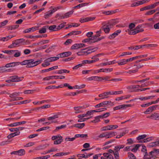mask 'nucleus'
Instances as JSON below:
<instances>
[{"mask_svg":"<svg viewBox=\"0 0 159 159\" xmlns=\"http://www.w3.org/2000/svg\"><path fill=\"white\" fill-rule=\"evenodd\" d=\"M66 125H61L60 126L57 127H56V129L54 130V131L55 132H56L60 129L65 128L66 127Z\"/></svg>","mask_w":159,"mask_h":159,"instance_id":"36","label":"nucleus"},{"mask_svg":"<svg viewBox=\"0 0 159 159\" xmlns=\"http://www.w3.org/2000/svg\"><path fill=\"white\" fill-rule=\"evenodd\" d=\"M47 59L44 60L45 63H43L42 64V66H46L50 65V64L49 63V61H47Z\"/></svg>","mask_w":159,"mask_h":159,"instance_id":"54","label":"nucleus"},{"mask_svg":"<svg viewBox=\"0 0 159 159\" xmlns=\"http://www.w3.org/2000/svg\"><path fill=\"white\" fill-rule=\"evenodd\" d=\"M47 27H48L49 29L50 30L56 31H57V26L56 25H52L49 26L48 25L46 26Z\"/></svg>","mask_w":159,"mask_h":159,"instance_id":"24","label":"nucleus"},{"mask_svg":"<svg viewBox=\"0 0 159 159\" xmlns=\"http://www.w3.org/2000/svg\"><path fill=\"white\" fill-rule=\"evenodd\" d=\"M54 13V11H48L45 14V15L44 16V17L45 18L47 19L50 17L52 14Z\"/></svg>","mask_w":159,"mask_h":159,"instance_id":"31","label":"nucleus"},{"mask_svg":"<svg viewBox=\"0 0 159 159\" xmlns=\"http://www.w3.org/2000/svg\"><path fill=\"white\" fill-rule=\"evenodd\" d=\"M20 92H14L11 94H10L8 93H7V94L10 95L9 97L11 98L9 101L10 102H11L16 101V99L17 98V96H19L20 94Z\"/></svg>","mask_w":159,"mask_h":159,"instance_id":"2","label":"nucleus"},{"mask_svg":"<svg viewBox=\"0 0 159 159\" xmlns=\"http://www.w3.org/2000/svg\"><path fill=\"white\" fill-rule=\"evenodd\" d=\"M147 137V135L146 134H143L141 135H139L137 138V139L138 140H140L141 139H144L145 138H146Z\"/></svg>","mask_w":159,"mask_h":159,"instance_id":"53","label":"nucleus"},{"mask_svg":"<svg viewBox=\"0 0 159 159\" xmlns=\"http://www.w3.org/2000/svg\"><path fill=\"white\" fill-rule=\"evenodd\" d=\"M112 28V25L110 24L108 25H104L101 27V30H102L106 33H108L110 31V29Z\"/></svg>","mask_w":159,"mask_h":159,"instance_id":"5","label":"nucleus"},{"mask_svg":"<svg viewBox=\"0 0 159 159\" xmlns=\"http://www.w3.org/2000/svg\"><path fill=\"white\" fill-rule=\"evenodd\" d=\"M95 17H88L85 18V20L86 22L89 21L93 20L95 19Z\"/></svg>","mask_w":159,"mask_h":159,"instance_id":"52","label":"nucleus"},{"mask_svg":"<svg viewBox=\"0 0 159 159\" xmlns=\"http://www.w3.org/2000/svg\"><path fill=\"white\" fill-rule=\"evenodd\" d=\"M154 8L155 7L153 4L149 5L147 6L141 8L140 9V11H143L144 10H151Z\"/></svg>","mask_w":159,"mask_h":159,"instance_id":"7","label":"nucleus"},{"mask_svg":"<svg viewBox=\"0 0 159 159\" xmlns=\"http://www.w3.org/2000/svg\"><path fill=\"white\" fill-rule=\"evenodd\" d=\"M66 24V22H64L63 23H61L57 27V30H58L64 27V26Z\"/></svg>","mask_w":159,"mask_h":159,"instance_id":"41","label":"nucleus"},{"mask_svg":"<svg viewBox=\"0 0 159 159\" xmlns=\"http://www.w3.org/2000/svg\"><path fill=\"white\" fill-rule=\"evenodd\" d=\"M128 157L129 159H136L134 155L130 152L128 153Z\"/></svg>","mask_w":159,"mask_h":159,"instance_id":"42","label":"nucleus"},{"mask_svg":"<svg viewBox=\"0 0 159 159\" xmlns=\"http://www.w3.org/2000/svg\"><path fill=\"white\" fill-rule=\"evenodd\" d=\"M31 59L25 60L21 62H17V65H19L20 64L21 65H27L26 67L28 68L31 67L30 66H31V62L32 61Z\"/></svg>","mask_w":159,"mask_h":159,"instance_id":"3","label":"nucleus"},{"mask_svg":"<svg viewBox=\"0 0 159 159\" xmlns=\"http://www.w3.org/2000/svg\"><path fill=\"white\" fill-rule=\"evenodd\" d=\"M62 137L60 136V138L55 141L54 142V144H59L61 143L62 140Z\"/></svg>","mask_w":159,"mask_h":159,"instance_id":"29","label":"nucleus"},{"mask_svg":"<svg viewBox=\"0 0 159 159\" xmlns=\"http://www.w3.org/2000/svg\"><path fill=\"white\" fill-rule=\"evenodd\" d=\"M59 76L57 75H54V76H48L47 77H45L43 78V80H49L50 79H52L55 77H57V78H56V79H58Z\"/></svg>","mask_w":159,"mask_h":159,"instance_id":"32","label":"nucleus"},{"mask_svg":"<svg viewBox=\"0 0 159 159\" xmlns=\"http://www.w3.org/2000/svg\"><path fill=\"white\" fill-rule=\"evenodd\" d=\"M110 112H107L103 115H101V116L102 118H107L110 115Z\"/></svg>","mask_w":159,"mask_h":159,"instance_id":"62","label":"nucleus"},{"mask_svg":"<svg viewBox=\"0 0 159 159\" xmlns=\"http://www.w3.org/2000/svg\"><path fill=\"white\" fill-rule=\"evenodd\" d=\"M20 124L19 122H16L8 125V126L10 127H14L20 125Z\"/></svg>","mask_w":159,"mask_h":159,"instance_id":"50","label":"nucleus"},{"mask_svg":"<svg viewBox=\"0 0 159 159\" xmlns=\"http://www.w3.org/2000/svg\"><path fill=\"white\" fill-rule=\"evenodd\" d=\"M25 41V39H16L14 41L16 45H19L23 43Z\"/></svg>","mask_w":159,"mask_h":159,"instance_id":"19","label":"nucleus"},{"mask_svg":"<svg viewBox=\"0 0 159 159\" xmlns=\"http://www.w3.org/2000/svg\"><path fill=\"white\" fill-rule=\"evenodd\" d=\"M85 124L84 123L77 124L74 125V127H76L80 129H81L83 128Z\"/></svg>","mask_w":159,"mask_h":159,"instance_id":"25","label":"nucleus"},{"mask_svg":"<svg viewBox=\"0 0 159 159\" xmlns=\"http://www.w3.org/2000/svg\"><path fill=\"white\" fill-rule=\"evenodd\" d=\"M88 4V3H84L80 4L74 7L73 8L74 9L76 8H80L81 7H83L85 6L86 5Z\"/></svg>","mask_w":159,"mask_h":159,"instance_id":"26","label":"nucleus"},{"mask_svg":"<svg viewBox=\"0 0 159 159\" xmlns=\"http://www.w3.org/2000/svg\"><path fill=\"white\" fill-rule=\"evenodd\" d=\"M103 155L104 157H101V159H114L113 156L109 153H104Z\"/></svg>","mask_w":159,"mask_h":159,"instance_id":"6","label":"nucleus"},{"mask_svg":"<svg viewBox=\"0 0 159 159\" xmlns=\"http://www.w3.org/2000/svg\"><path fill=\"white\" fill-rule=\"evenodd\" d=\"M45 27H43L42 28L39 30V33L43 34L46 32V29Z\"/></svg>","mask_w":159,"mask_h":159,"instance_id":"51","label":"nucleus"},{"mask_svg":"<svg viewBox=\"0 0 159 159\" xmlns=\"http://www.w3.org/2000/svg\"><path fill=\"white\" fill-rule=\"evenodd\" d=\"M154 153L159 154V149H154L153 151H151L149 153V154L151 155H152Z\"/></svg>","mask_w":159,"mask_h":159,"instance_id":"39","label":"nucleus"},{"mask_svg":"<svg viewBox=\"0 0 159 159\" xmlns=\"http://www.w3.org/2000/svg\"><path fill=\"white\" fill-rule=\"evenodd\" d=\"M32 61L31 62V67H33L39 64L42 61V60H40L34 61V59H31Z\"/></svg>","mask_w":159,"mask_h":159,"instance_id":"10","label":"nucleus"},{"mask_svg":"<svg viewBox=\"0 0 159 159\" xmlns=\"http://www.w3.org/2000/svg\"><path fill=\"white\" fill-rule=\"evenodd\" d=\"M8 20H6L3 22L1 23V25H0V28H2L3 26L5 25L8 23Z\"/></svg>","mask_w":159,"mask_h":159,"instance_id":"47","label":"nucleus"},{"mask_svg":"<svg viewBox=\"0 0 159 159\" xmlns=\"http://www.w3.org/2000/svg\"><path fill=\"white\" fill-rule=\"evenodd\" d=\"M107 109V108L106 107H103L102 108L99 109H98V110H92L93 113L95 112H102V111H106Z\"/></svg>","mask_w":159,"mask_h":159,"instance_id":"33","label":"nucleus"},{"mask_svg":"<svg viewBox=\"0 0 159 159\" xmlns=\"http://www.w3.org/2000/svg\"><path fill=\"white\" fill-rule=\"evenodd\" d=\"M73 24L72 25H69L67 27H66L65 28V29H67L69 28H70L72 27H77L80 25V24H79L78 23H73Z\"/></svg>","mask_w":159,"mask_h":159,"instance_id":"45","label":"nucleus"},{"mask_svg":"<svg viewBox=\"0 0 159 159\" xmlns=\"http://www.w3.org/2000/svg\"><path fill=\"white\" fill-rule=\"evenodd\" d=\"M124 147L125 146L124 145H121L115 146V148L116 150L118 149L120 150V149L124 148Z\"/></svg>","mask_w":159,"mask_h":159,"instance_id":"59","label":"nucleus"},{"mask_svg":"<svg viewBox=\"0 0 159 159\" xmlns=\"http://www.w3.org/2000/svg\"><path fill=\"white\" fill-rule=\"evenodd\" d=\"M111 22V23L110 24L112 25V26L114 25H115L116 24L119 22V21H118V20L117 19H114V20H112Z\"/></svg>","mask_w":159,"mask_h":159,"instance_id":"60","label":"nucleus"},{"mask_svg":"<svg viewBox=\"0 0 159 159\" xmlns=\"http://www.w3.org/2000/svg\"><path fill=\"white\" fill-rule=\"evenodd\" d=\"M51 107L50 105H44L42 106L41 107H38V109H40L41 108L42 109H45L47 108L50 107Z\"/></svg>","mask_w":159,"mask_h":159,"instance_id":"61","label":"nucleus"},{"mask_svg":"<svg viewBox=\"0 0 159 159\" xmlns=\"http://www.w3.org/2000/svg\"><path fill=\"white\" fill-rule=\"evenodd\" d=\"M128 60V59L127 60L122 59L118 62V63L119 65H123L126 64L127 62L130 61H129Z\"/></svg>","mask_w":159,"mask_h":159,"instance_id":"23","label":"nucleus"},{"mask_svg":"<svg viewBox=\"0 0 159 159\" xmlns=\"http://www.w3.org/2000/svg\"><path fill=\"white\" fill-rule=\"evenodd\" d=\"M132 106L131 104H123L120 105L115 107L113 108V110L115 111L116 110H120L121 109H124L125 108L131 107Z\"/></svg>","mask_w":159,"mask_h":159,"instance_id":"4","label":"nucleus"},{"mask_svg":"<svg viewBox=\"0 0 159 159\" xmlns=\"http://www.w3.org/2000/svg\"><path fill=\"white\" fill-rule=\"evenodd\" d=\"M59 114H56L53 115V116L48 117L47 118V120H54L55 119L59 117Z\"/></svg>","mask_w":159,"mask_h":159,"instance_id":"28","label":"nucleus"},{"mask_svg":"<svg viewBox=\"0 0 159 159\" xmlns=\"http://www.w3.org/2000/svg\"><path fill=\"white\" fill-rule=\"evenodd\" d=\"M159 146V141H156L149 143L148 146L149 148H152Z\"/></svg>","mask_w":159,"mask_h":159,"instance_id":"14","label":"nucleus"},{"mask_svg":"<svg viewBox=\"0 0 159 159\" xmlns=\"http://www.w3.org/2000/svg\"><path fill=\"white\" fill-rule=\"evenodd\" d=\"M30 100H25L23 101H22L19 102H15L16 104H26L27 103H29L30 102Z\"/></svg>","mask_w":159,"mask_h":159,"instance_id":"34","label":"nucleus"},{"mask_svg":"<svg viewBox=\"0 0 159 159\" xmlns=\"http://www.w3.org/2000/svg\"><path fill=\"white\" fill-rule=\"evenodd\" d=\"M75 138H77L79 137L81 138L87 137H88L87 134H77L75 135Z\"/></svg>","mask_w":159,"mask_h":159,"instance_id":"37","label":"nucleus"},{"mask_svg":"<svg viewBox=\"0 0 159 159\" xmlns=\"http://www.w3.org/2000/svg\"><path fill=\"white\" fill-rule=\"evenodd\" d=\"M106 134H107V136H108L107 137V138H109L111 137L110 136L111 135H115V133L114 132H106Z\"/></svg>","mask_w":159,"mask_h":159,"instance_id":"49","label":"nucleus"},{"mask_svg":"<svg viewBox=\"0 0 159 159\" xmlns=\"http://www.w3.org/2000/svg\"><path fill=\"white\" fill-rule=\"evenodd\" d=\"M25 128L24 127H20L17 128H12L9 129V130L11 132L14 131H17L19 130H22L24 129Z\"/></svg>","mask_w":159,"mask_h":159,"instance_id":"21","label":"nucleus"},{"mask_svg":"<svg viewBox=\"0 0 159 159\" xmlns=\"http://www.w3.org/2000/svg\"><path fill=\"white\" fill-rule=\"evenodd\" d=\"M87 80L89 81H101L102 80V77L98 76H93L88 78H87Z\"/></svg>","mask_w":159,"mask_h":159,"instance_id":"8","label":"nucleus"},{"mask_svg":"<svg viewBox=\"0 0 159 159\" xmlns=\"http://www.w3.org/2000/svg\"><path fill=\"white\" fill-rule=\"evenodd\" d=\"M75 136L74 137L72 138H69L68 137H67L66 138L65 140L66 141H73L75 139Z\"/></svg>","mask_w":159,"mask_h":159,"instance_id":"57","label":"nucleus"},{"mask_svg":"<svg viewBox=\"0 0 159 159\" xmlns=\"http://www.w3.org/2000/svg\"><path fill=\"white\" fill-rule=\"evenodd\" d=\"M153 27L155 29H159V22L155 24Z\"/></svg>","mask_w":159,"mask_h":159,"instance_id":"64","label":"nucleus"},{"mask_svg":"<svg viewBox=\"0 0 159 159\" xmlns=\"http://www.w3.org/2000/svg\"><path fill=\"white\" fill-rule=\"evenodd\" d=\"M79 48L78 43L75 44L72 46L71 49H78Z\"/></svg>","mask_w":159,"mask_h":159,"instance_id":"55","label":"nucleus"},{"mask_svg":"<svg viewBox=\"0 0 159 159\" xmlns=\"http://www.w3.org/2000/svg\"><path fill=\"white\" fill-rule=\"evenodd\" d=\"M148 56V54H145L143 55H141L138 56H136L135 57H134L129 59H128L129 61H132L135 59H136L138 58H142L143 57H147Z\"/></svg>","mask_w":159,"mask_h":159,"instance_id":"11","label":"nucleus"},{"mask_svg":"<svg viewBox=\"0 0 159 159\" xmlns=\"http://www.w3.org/2000/svg\"><path fill=\"white\" fill-rule=\"evenodd\" d=\"M152 111H153L151 107H150L146 110V111L144 112V113L145 114H148V112H151Z\"/></svg>","mask_w":159,"mask_h":159,"instance_id":"56","label":"nucleus"},{"mask_svg":"<svg viewBox=\"0 0 159 159\" xmlns=\"http://www.w3.org/2000/svg\"><path fill=\"white\" fill-rule=\"evenodd\" d=\"M98 49V48H93V49H89L87 51H84L83 52V53H84V55H87L92 52H94L95 51V50H93V51H91V50H93L94 49H96V50Z\"/></svg>","mask_w":159,"mask_h":159,"instance_id":"17","label":"nucleus"},{"mask_svg":"<svg viewBox=\"0 0 159 159\" xmlns=\"http://www.w3.org/2000/svg\"><path fill=\"white\" fill-rule=\"evenodd\" d=\"M117 35H118V34L115 32L111 35H110L109 37V38L110 39H113L115 38V37Z\"/></svg>","mask_w":159,"mask_h":159,"instance_id":"58","label":"nucleus"},{"mask_svg":"<svg viewBox=\"0 0 159 159\" xmlns=\"http://www.w3.org/2000/svg\"><path fill=\"white\" fill-rule=\"evenodd\" d=\"M148 118H150L155 120H159V114L157 113H154Z\"/></svg>","mask_w":159,"mask_h":159,"instance_id":"12","label":"nucleus"},{"mask_svg":"<svg viewBox=\"0 0 159 159\" xmlns=\"http://www.w3.org/2000/svg\"><path fill=\"white\" fill-rule=\"evenodd\" d=\"M143 66V64H139L137 65H134V66H136V69L134 70H136V72H137L138 71L139 69L142 67Z\"/></svg>","mask_w":159,"mask_h":159,"instance_id":"38","label":"nucleus"},{"mask_svg":"<svg viewBox=\"0 0 159 159\" xmlns=\"http://www.w3.org/2000/svg\"><path fill=\"white\" fill-rule=\"evenodd\" d=\"M82 108V107L80 106L74 107V109L75 110V113L77 114L82 112L83 111L81 110Z\"/></svg>","mask_w":159,"mask_h":159,"instance_id":"13","label":"nucleus"},{"mask_svg":"<svg viewBox=\"0 0 159 159\" xmlns=\"http://www.w3.org/2000/svg\"><path fill=\"white\" fill-rule=\"evenodd\" d=\"M11 141H3L0 143V146H4L5 145L9 143Z\"/></svg>","mask_w":159,"mask_h":159,"instance_id":"48","label":"nucleus"},{"mask_svg":"<svg viewBox=\"0 0 159 159\" xmlns=\"http://www.w3.org/2000/svg\"><path fill=\"white\" fill-rule=\"evenodd\" d=\"M10 78H12L14 79V80H16L15 81V82H17L21 81L23 80L24 77H19L15 75L11 76L10 77Z\"/></svg>","mask_w":159,"mask_h":159,"instance_id":"16","label":"nucleus"},{"mask_svg":"<svg viewBox=\"0 0 159 159\" xmlns=\"http://www.w3.org/2000/svg\"><path fill=\"white\" fill-rule=\"evenodd\" d=\"M17 65V62H14L7 64L6 65L5 67L7 68L14 67Z\"/></svg>","mask_w":159,"mask_h":159,"instance_id":"18","label":"nucleus"},{"mask_svg":"<svg viewBox=\"0 0 159 159\" xmlns=\"http://www.w3.org/2000/svg\"><path fill=\"white\" fill-rule=\"evenodd\" d=\"M57 57H50L47 59V61H49V62H51L53 61H55L57 60L60 57L59 56H57Z\"/></svg>","mask_w":159,"mask_h":159,"instance_id":"22","label":"nucleus"},{"mask_svg":"<svg viewBox=\"0 0 159 159\" xmlns=\"http://www.w3.org/2000/svg\"><path fill=\"white\" fill-rule=\"evenodd\" d=\"M128 49L131 50H136L139 49V46L138 45L136 46L135 47L133 46H130L128 48Z\"/></svg>","mask_w":159,"mask_h":159,"instance_id":"43","label":"nucleus"},{"mask_svg":"<svg viewBox=\"0 0 159 159\" xmlns=\"http://www.w3.org/2000/svg\"><path fill=\"white\" fill-rule=\"evenodd\" d=\"M72 42L71 39H68L65 43L64 44L65 45H68L71 43Z\"/></svg>","mask_w":159,"mask_h":159,"instance_id":"63","label":"nucleus"},{"mask_svg":"<svg viewBox=\"0 0 159 159\" xmlns=\"http://www.w3.org/2000/svg\"><path fill=\"white\" fill-rule=\"evenodd\" d=\"M156 11V10H152L151 11H148L147 12L145 15L147 16H149L153 14Z\"/></svg>","mask_w":159,"mask_h":159,"instance_id":"40","label":"nucleus"},{"mask_svg":"<svg viewBox=\"0 0 159 159\" xmlns=\"http://www.w3.org/2000/svg\"><path fill=\"white\" fill-rule=\"evenodd\" d=\"M71 52H67L61 53L57 55V56H59L60 57H67L71 55Z\"/></svg>","mask_w":159,"mask_h":159,"instance_id":"9","label":"nucleus"},{"mask_svg":"<svg viewBox=\"0 0 159 159\" xmlns=\"http://www.w3.org/2000/svg\"><path fill=\"white\" fill-rule=\"evenodd\" d=\"M101 129L102 131L111 130L112 129V125L103 127Z\"/></svg>","mask_w":159,"mask_h":159,"instance_id":"20","label":"nucleus"},{"mask_svg":"<svg viewBox=\"0 0 159 159\" xmlns=\"http://www.w3.org/2000/svg\"><path fill=\"white\" fill-rule=\"evenodd\" d=\"M99 59L98 58H97L95 60H92L91 61H89V60H84L83 61V64H91L93 63V62H95L96 61H99Z\"/></svg>","mask_w":159,"mask_h":159,"instance_id":"15","label":"nucleus"},{"mask_svg":"<svg viewBox=\"0 0 159 159\" xmlns=\"http://www.w3.org/2000/svg\"><path fill=\"white\" fill-rule=\"evenodd\" d=\"M73 12V11H71L66 13L64 15L66 18H67L70 17V15H72Z\"/></svg>","mask_w":159,"mask_h":159,"instance_id":"46","label":"nucleus"},{"mask_svg":"<svg viewBox=\"0 0 159 159\" xmlns=\"http://www.w3.org/2000/svg\"><path fill=\"white\" fill-rule=\"evenodd\" d=\"M70 71L69 70H59L57 72V73L58 74H62L63 73H69Z\"/></svg>","mask_w":159,"mask_h":159,"instance_id":"35","label":"nucleus"},{"mask_svg":"<svg viewBox=\"0 0 159 159\" xmlns=\"http://www.w3.org/2000/svg\"><path fill=\"white\" fill-rule=\"evenodd\" d=\"M108 104H110L111 106H113L114 105V103L111 101H105L95 105V107L97 108L102 107H105V105Z\"/></svg>","mask_w":159,"mask_h":159,"instance_id":"1","label":"nucleus"},{"mask_svg":"<svg viewBox=\"0 0 159 159\" xmlns=\"http://www.w3.org/2000/svg\"><path fill=\"white\" fill-rule=\"evenodd\" d=\"M19 26V25H18L10 26L8 27V30H15L18 28Z\"/></svg>","mask_w":159,"mask_h":159,"instance_id":"44","label":"nucleus"},{"mask_svg":"<svg viewBox=\"0 0 159 159\" xmlns=\"http://www.w3.org/2000/svg\"><path fill=\"white\" fill-rule=\"evenodd\" d=\"M114 151H113V153L114 155L115 158V159H119V155L118 151V149L116 150L115 148H114Z\"/></svg>","mask_w":159,"mask_h":159,"instance_id":"27","label":"nucleus"},{"mask_svg":"<svg viewBox=\"0 0 159 159\" xmlns=\"http://www.w3.org/2000/svg\"><path fill=\"white\" fill-rule=\"evenodd\" d=\"M17 155L19 156H22L25 154V151L24 149H21L17 151Z\"/></svg>","mask_w":159,"mask_h":159,"instance_id":"30","label":"nucleus"}]
</instances>
